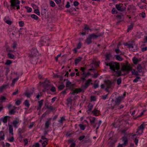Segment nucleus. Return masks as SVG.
Returning a JSON list of instances; mask_svg holds the SVG:
<instances>
[{
    "mask_svg": "<svg viewBox=\"0 0 147 147\" xmlns=\"http://www.w3.org/2000/svg\"><path fill=\"white\" fill-rule=\"evenodd\" d=\"M25 8L26 9H31V8H29L28 7H26V6H25Z\"/></svg>",
    "mask_w": 147,
    "mask_h": 147,
    "instance_id": "obj_7",
    "label": "nucleus"
},
{
    "mask_svg": "<svg viewBox=\"0 0 147 147\" xmlns=\"http://www.w3.org/2000/svg\"><path fill=\"white\" fill-rule=\"evenodd\" d=\"M96 1H99V0H96Z\"/></svg>",
    "mask_w": 147,
    "mask_h": 147,
    "instance_id": "obj_9",
    "label": "nucleus"
},
{
    "mask_svg": "<svg viewBox=\"0 0 147 147\" xmlns=\"http://www.w3.org/2000/svg\"><path fill=\"white\" fill-rule=\"evenodd\" d=\"M11 3V6L12 8L17 9L20 8L19 4L20 2L18 0H11L10 1Z\"/></svg>",
    "mask_w": 147,
    "mask_h": 147,
    "instance_id": "obj_1",
    "label": "nucleus"
},
{
    "mask_svg": "<svg viewBox=\"0 0 147 147\" xmlns=\"http://www.w3.org/2000/svg\"><path fill=\"white\" fill-rule=\"evenodd\" d=\"M140 0L141 2H143V3L145 2V0Z\"/></svg>",
    "mask_w": 147,
    "mask_h": 147,
    "instance_id": "obj_8",
    "label": "nucleus"
},
{
    "mask_svg": "<svg viewBox=\"0 0 147 147\" xmlns=\"http://www.w3.org/2000/svg\"><path fill=\"white\" fill-rule=\"evenodd\" d=\"M122 5V4H116L115 7L117 9H121Z\"/></svg>",
    "mask_w": 147,
    "mask_h": 147,
    "instance_id": "obj_2",
    "label": "nucleus"
},
{
    "mask_svg": "<svg viewBox=\"0 0 147 147\" xmlns=\"http://www.w3.org/2000/svg\"><path fill=\"white\" fill-rule=\"evenodd\" d=\"M79 4L78 2L76 1H75L74 2V5L75 6L78 5Z\"/></svg>",
    "mask_w": 147,
    "mask_h": 147,
    "instance_id": "obj_5",
    "label": "nucleus"
},
{
    "mask_svg": "<svg viewBox=\"0 0 147 147\" xmlns=\"http://www.w3.org/2000/svg\"><path fill=\"white\" fill-rule=\"evenodd\" d=\"M55 2L57 4L60 3L61 2L60 0H55Z\"/></svg>",
    "mask_w": 147,
    "mask_h": 147,
    "instance_id": "obj_6",
    "label": "nucleus"
},
{
    "mask_svg": "<svg viewBox=\"0 0 147 147\" xmlns=\"http://www.w3.org/2000/svg\"><path fill=\"white\" fill-rule=\"evenodd\" d=\"M70 7V5L69 4V3L67 2V4L65 5V7L67 8H68L69 7Z\"/></svg>",
    "mask_w": 147,
    "mask_h": 147,
    "instance_id": "obj_4",
    "label": "nucleus"
},
{
    "mask_svg": "<svg viewBox=\"0 0 147 147\" xmlns=\"http://www.w3.org/2000/svg\"><path fill=\"white\" fill-rule=\"evenodd\" d=\"M113 9H114V8H113Z\"/></svg>",
    "mask_w": 147,
    "mask_h": 147,
    "instance_id": "obj_10",
    "label": "nucleus"
},
{
    "mask_svg": "<svg viewBox=\"0 0 147 147\" xmlns=\"http://www.w3.org/2000/svg\"><path fill=\"white\" fill-rule=\"evenodd\" d=\"M50 5L52 7H54L55 5V3L53 1H51L50 2Z\"/></svg>",
    "mask_w": 147,
    "mask_h": 147,
    "instance_id": "obj_3",
    "label": "nucleus"
}]
</instances>
